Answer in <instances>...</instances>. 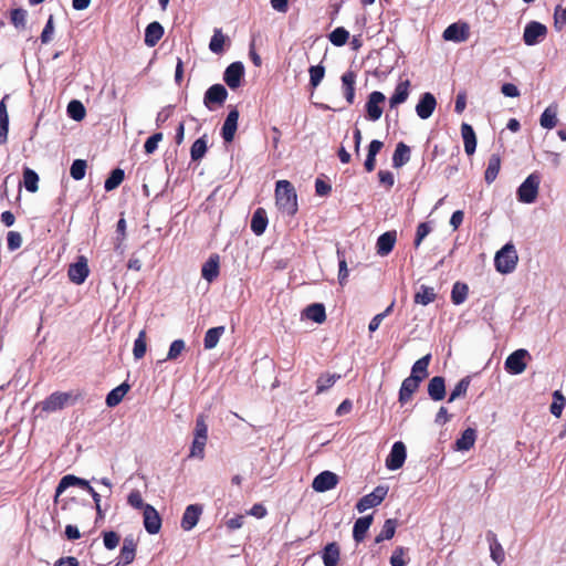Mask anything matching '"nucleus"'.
Returning <instances> with one entry per match:
<instances>
[{
  "instance_id": "nucleus-14",
  "label": "nucleus",
  "mask_w": 566,
  "mask_h": 566,
  "mask_svg": "<svg viewBox=\"0 0 566 566\" xmlns=\"http://www.w3.org/2000/svg\"><path fill=\"white\" fill-rule=\"evenodd\" d=\"M243 74V64L241 62H233L226 69L223 80L230 88L235 90L240 86Z\"/></svg>"
},
{
  "instance_id": "nucleus-16",
  "label": "nucleus",
  "mask_w": 566,
  "mask_h": 566,
  "mask_svg": "<svg viewBox=\"0 0 566 566\" xmlns=\"http://www.w3.org/2000/svg\"><path fill=\"white\" fill-rule=\"evenodd\" d=\"M436 106V97L431 93H424L416 105V113L421 119H427L433 114Z\"/></svg>"
},
{
  "instance_id": "nucleus-39",
  "label": "nucleus",
  "mask_w": 566,
  "mask_h": 566,
  "mask_svg": "<svg viewBox=\"0 0 566 566\" xmlns=\"http://www.w3.org/2000/svg\"><path fill=\"white\" fill-rule=\"evenodd\" d=\"M501 168V159L497 155H492L489 159L488 167L484 174L485 181L488 184L493 182L500 171Z\"/></svg>"
},
{
  "instance_id": "nucleus-1",
  "label": "nucleus",
  "mask_w": 566,
  "mask_h": 566,
  "mask_svg": "<svg viewBox=\"0 0 566 566\" xmlns=\"http://www.w3.org/2000/svg\"><path fill=\"white\" fill-rule=\"evenodd\" d=\"M275 202L279 210L287 216L297 211V196L289 180H279L275 187Z\"/></svg>"
},
{
  "instance_id": "nucleus-38",
  "label": "nucleus",
  "mask_w": 566,
  "mask_h": 566,
  "mask_svg": "<svg viewBox=\"0 0 566 566\" xmlns=\"http://www.w3.org/2000/svg\"><path fill=\"white\" fill-rule=\"evenodd\" d=\"M340 378L339 374L326 373L318 377L316 380V394L319 395L329 389Z\"/></svg>"
},
{
  "instance_id": "nucleus-18",
  "label": "nucleus",
  "mask_w": 566,
  "mask_h": 566,
  "mask_svg": "<svg viewBox=\"0 0 566 566\" xmlns=\"http://www.w3.org/2000/svg\"><path fill=\"white\" fill-rule=\"evenodd\" d=\"M136 555V543L135 539L129 536L125 537L120 549L119 560L116 566H126L133 563Z\"/></svg>"
},
{
  "instance_id": "nucleus-17",
  "label": "nucleus",
  "mask_w": 566,
  "mask_h": 566,
  "mask_svg": "<svg viewBox=\"0 0 566 566\" xmlns=\"http://www.w3.org/2000/svg\"><path fill=\"white\" fill-rule=\"evenodd\" d=\"M202 507L198 504L188 505L181 518V527L184 531H191L198 523Z\"/></svg>"
},
{
  "instance_id": "nucleus-36",
  "label": "nucleus",
  "mask_w": 566,
  "mask_h": 566,
  "mask_svg": "<svg viewBox=\"0 0 566 566\" xmlns=\"http://www.w3.org/2000/svg\"><path fill=\"white\" fill-rule=\"evenodd\" d=\"M339 560V547L336 543H329L323 552L324 566H337Z\"/></svg>"
},
{
  "instance_id": "nucleus-49",
  "label": "nucleus",
  "mask_w": 566,
  "mask_h": 566,
  "mask_svg": "<svg viewBox=\"0 0 566 566\" xmlns=\"http://www.w3.org/2000/svg\"><path fill=\"white\" fill-rule=\"evenodd\" d=\"M207 440L208 439L193 437L189 457L202 460L205 458V447L207 444Z\"/></svg>"
},
{
  "instance_id": "nucleus-44",
  "label": "nucleus",
  "mask_w": 566,
  "mask_h": 566,
  "mask_svg": "<svg viewBox=\"0 0 566 566\" xmlns=\"http://www.w3.org/2000/svg\"><path fill=\"white\" fill-rule=\"evenodd\" d=\"M207 153V137L198 138L190 148V157L193 161H198L203 158Z\"/></svg>"
},
{
  "instance_id": "nucleus-22",
  "label": "nucleus",
  "mask_w": 566,
  "mask_h": 566,
  "mask_svg": "<svg viewBox=\"0 0 566 566\" xmlns=\"http://www.w3.org/2000/svg\"><path fill=\"white\" fill-rule=\"evenodd\" d=\"M428 394L430 398L434 401L442 400L446 396L444 378L441 376H436L431 378L428 384Z\"/></svg>"
},
{
  "instance_id": "nucleus-35",
  "label": "nucleus",
  "mask_w": 566,
  "mask_h": 566,
  "mask_svg": "<svg viewBox=\"0 0 566 566\" xmlns=\"http://www.w3.org/2000/svg\"><path fill=\"white\" fill-rule=\"evenodd\" d=\"M268 226L266 213L263 209L259 208L252 216L251 229L256 235H261Z\"/></svg>"
},
{
  "instance_id": "nucleus-28",
  "label": "nucleus",
  "mask_w": 566,
  "mask_h": 566,
  "mask_svg": "<svg viewBox=\"0 0 566 566\" xmlns=\"http://www.w3.org/2000/svg\"><path fill=\"white\" fill-rule=\"evenodd\" d=\"M219 274V256L211 255L202 265L201 275L208 282H212Z\"/></svg>"
},
{
  "instance_id": "nucleus-31",
  "label": "nucleus",
  "mask_w": 566,
  "mask_h": 566,
  "mask_svg": "<svg viewBox=\"0 0 566 566\" xmlns=\"http://www.w3.org/2000/svg\"><path fill=\"white\" fill-rule=\"evenodd\" d=\"M431 355L427 354L426 356L418 359L412 368H411V377H418L420 381L428 377V367L430 364Z\"/></svg>"
},
{
  "instance_id": "nucleus-2",
  "label": "nucleus",
  "mask_w": 566,
  "mask_h": 566,
  "mask_svg": "<svg viewBox=\"0 0 566 566\" xmlns=\"http://www.w3.org/2000/svg\"><path fill=\"white\" fill-rule=\"evenodd\" d=\"M518 261V255L513 243H506L495 253L494 265L497 272L502 274L512 273Z\"/></svg>"
},
{
  "instance_id": "nucleus-12",
  "label": "nucleus",
  "mask_w": 566,
  "mask_h": 566,
  "mask_svg": "<svg viewBox=\"0 0 566 566\" xmlns=\"http://www.w3.org/2000/svg\"><path fill=\"white\" fill-rule=\"evenodd\" d=\"M143 517L145 530L149 534L154 535L159 533L161 528V517L153 505L144 506Z\"/></svg>"
},
{
  "instance_id": "nucleus-25",
  "label": "nucleus",
  "mask_w": 566,
  "mask_h": 566,
  "mask_svg": "<svg viewBox=\"0 0 566 566\" xmlns=\"http://www.w3.org/2000/svg\"><path fill=\"white\" fill-rule=\"evenodd\" d=\"M461 135L464 143L465 153L471 156L476 148V136L471 125L463 123L461 125Z\"/></svg>"
},
{
  "instance_id": "nucleus-48",
  "label": "nucleus",
  "mask_w": 566,
  "mask_h": 566,
  "mask_svg": "<svg viewBox=\"0 0 566 566\" xmlns=\"http://www.w3.org/2000/svg\"><path fill=\"white\" fill-rule=\"evenodd\" d=\"M67 114L74 120H82L85 117L86 111L80 101H71L67 105Z\"/></svg>"
},
{
  "instance_id": "nucleus-56",
  "label": "nucleus",
  "mask_w": 566,
  "mask_h": 566,
  "mask_svg": "<svg viewBox=\"0 0 566 566\" xmlns=\"http://www.w3.org/2000/svg\"><path fill=\"white\" fill-rule=\"evenodd\" d=\"M28 12L24 9H14L11 12V22L17 29H24L27 24Z\"/></svg>"
},
{
  "instance_id": "nucleus-32",
  "label": "nucleus",
  "mask_w": 566,
  "mask_h": 566,
  "mask_svg": "<svg viewBox=\"0 0 566 566\" xmlns=\"http://www.w3.org/2000/svg\"><path fill=\"white\" fill-rule=\"evenodd\" d=\"M130 386L127 382H123L113 390H111L106 397V405L108 407L117 406L125 395L128 392Z\"/></svg>"
},
{
  "instance_id": "nucleus-26",
  "label": "nucleus",
  "mask_w": 566,
  "mask_h": 566,
  "mask_svg": "<svg viewBox=\"0 0 566 566\" xmlns=\"http://www.w3.org/2000/svg\"><path fill=\"white\" fill-rule=\"evenodd\" d=\"M409 87L410 82L408 80L401 81L396 86L394 95L389 99L390 107L394 108L398 106L399 104H402L407 101L409 96Z\"/></svg>"
},
{
  "instance_id": "nucleus-9",
  "label": "nucleus",
  "mask_w": 566,
  "mask_h": 566,
  "mask_svg": "<svg viewBox=\"0 0 566 566\" xmlns=\"http://www.w3.org/2000/svg\"><path fill=\"white\" fill-rule=\"evenodd\" d=\"M406 446L401 441L394 443L389 455L386 459L387 469L395 471L400 469L406 461Z\"/></svg>"
},
{
  "instance_id": "nucleus-11",
  "label": "nucleus",
  "mask_w": 566,
  "mask_h": 566,
  "mask_svg": "<svg viewBox=\"0 0 566 566\" xmlns=\"http://www.w3.org/2000/svg\"><path fill=\"white\" fill-rule=\"evenodd\" d=\"M228 97V91L221 84L210 86L203 97V104L209 109H212L214 104L222 105Z\"/></svg>"
},
{
  "instance_id": "nucleus-59",
  "label": "nucleus",
  "mask_w": 566,
  "mask_h": 566,
  "mask_svg": "<svg viewBox=\"0 0 566 566\" xmlns=\"http://www.w3.org/2000/svg\"><path fill=\"white\" fill-rule=\"evenodd\" d=\"M163 137L164 136L161 133H155L149 138H147L144 145L145 153L153 154L157 149L158 144L163 140Z\"/></svg>"
},
{
  "instance_id": "nucleus-53",
  "label": "nucleus",
  "mask_w": 566,
  "mask_h": 566,
  "mask_svg": "<svg viewBox=\"0 0 566 566\" xmlns=\"http://www.w3.org/2000/svg\"><path fill=\"white\" fill-rule=\"evenodd\" d=\"M349 38V33L344 28L339 27L333 30L329 34V41L336 45L342 46L344 45Z\"/></svg>"
},
{
  "instance_id": "nucleus-63",
  "label": "nucleus",
  "mask_w": 566,
  "mask_h": 566,
  "mask_svg": "<svg viewBox=\"0 0 566 566\" xmlns=\"http://www.w3.org/2000/svg\"><path fill=\"white\" fill-rule=\"evenodd\" d=\"M430 231H431V228L426 222H422L417 227L416 239H415L416 248H418L421 244L422 240L430 233Z\"/></svg>"
},
{
  "instance_id": "nucleus-3",
  "label": "nucleus",
  "mask_w": 566,
  "mask_h": 566,
  "mask_svg": "<svg viewBox=\"0 0 566 566\" xmlns=\"http://www.w3.org/2000/svg\"><path fill=\"white\" fill-rule=\"evenodd\" d=\"M541 177L538 174H531L518 187L517 199L522 203H533L537 199Z\"/></svg>"
},
{
  "instance_id": "nucleus-6",
  "label": "nucleus",
  "mask_w": 566,
  "mask_h": 566,
  "mask_svg": "<svg viewBox=\"0 0 566 566\" xmlns=\"http://www.w3.org/2000/svg\"><path fill=\"white\" fill-rule=\"evenodd\" d=\"M526 357H528V352L526 349H516L505 359V369L512 375H520L524 373L526 369Z\"/></svg>"
},
{
  "instance_id": "nucleus-40",
  "label": "nucleus",
  "mask_w": 566,
  "mask_h": 566,
  "mask_svg": "<svg viewBox=\"0 0 566 566\" xmlns=\"http://www.w3.org/2000/svg\"><path fill=\"white\" fill-rule=\"evenodd\" d=\"M436 300L433 287L421 285L415 294V302L421 305H428Z\"/></svg>"
},
{
  "instance_id": "nucleus-45",
  "label": "nucleus",
  "mask_w": 566,
  "mask_h": 566,
  "mask_svg": "<svg viewBox=\"0 0 566 566\" xmlns=\"http://www.w3.org/2000/svg\"><path fill=\"white\" fill-rule=\"evenodd\" d=\"M490 556L497 566L502 565L505 559L504 549L495 537H493L490 543Z\"/></svg>"
},
{
  "instance_id": "nucleus-42",
  "label": "nucleus",
  "mask_w": 566,
  "mask_h": 566,
  "mask_svg": "<svg viewBox=\"0 0 566 566\" xmlns=\"http://www.w3.org/2000/svg\"><path fill=\"white\" fill-rule=\"evenodd\" d=\"M539 124L543 128H546V129L554 128L557 124L556 107L548 106L547 108H545V111L541 115Z\"/></svg>"
},
{
  "instance_id": "nucleus-62",
  "label": "nucleus",
  "mask_w": 566,
  "mask_h": 566,
  "mask_svg": "<svg viewBox=\"0 0 566 566\" xmlns=\"http://www.w3.org/2000/svg\"><path fill=\"white\" fill-rule=\"evenodd\" d=\"M7 242L10 251L18 250L22 244V237L19 232L10 231L7 237Z\"/></svg>"
},
{
  "instance_id": "nucleus-13",
  "label": "nucleus",
  "mask_w": 566,
  "mask_h": 566,
  "mask_svg": "<svg viewBox=\"0 0 566 566\" xmlns=\"http://www.w3.org/2000/svg\"><path fill=\"white\" fill-rule=\"evenodd\" d=\"M385 99L386 97L381 92L375 91L369 94L366 103V112L370 120L376 122L381 117L382 108L380 104L384 103Z\"/></svg>"
},
{
  "instance_id": "nucleus-57",
  "label": "nucleus",
  "mask_w": 566,
  "mask_h": 566,
  "mask_svg": "<svg viewBox=\"0 0 566 566\" xmlns=\"http://www.w3.org/2000/svg\"><path fill=\"white\" fill-rule=\"evenodd\" d=\"M186 344L182 339H176L170 344L166 360H175L185 350ZM165 361V359L163 360Z\"/></svg>"
},
{
  "instance_id": "nucleus-58",
  "label": "nucleus",
  "mask_w": 566,
  "mask_h": 566,
  "mask_svg": "<svg viewBox=\"0 0 566 566\" xmlns=\"http://www.w3.org/2000/svg\"><path fill=\"white\" fill-rule=\"evenodd\" d=\"M223 45H224V35L222 34L221 30H216L210 40L209 49L213 53L218 54L223 51Z\"/></svg>"
},
{
  "instance_id": "nucleus-7",
  "label": "nucleus",
  "mask_w": 566,
  "mask_h": 566,
  "mask_svg": "<svg viewBox=\"0 0 566 566\" xmlns=\"http://www.w3.org/2000/svg\"><path fill=\"white\" fill-rule=\"evenodd\" d=\"M547 33V28L537 22L532 21L528 24H526L523 33V40L526 45H535L541 42L542 39L545 38Z\"/></svg>"
},
{
  "instance_id": "nucleus-64",
  "label": "nucleus",
  "mask_w": 566,
  "mask_h": 566,
  "mask_svg": "<svg viewBox=\"0 0 566 566\" xmlns=\"http://www.w3.org/2000/svg\"><path fill=\"white\" fill-rule=\"evenodd\" d=\"M127 502L130 506L135 509H143L147 504L144 503L142 494L139 491H132L127 497Z\"/></svg>"
},
{
  "instance_id": "nucleus-51",
  "label": "nucleus",
  "mask_w": 566,
  "mask_h": 566,
  "mask_svg": "<svg viewBox=\"0 0 566 566\" xmlns=\"http://www.w3.org/2000/svg\"><path fill=\"white\" fill-rule=\"evenodd\" d=\"M396 532V521L395 520H387L384 523L382 530L376 537V543H380L384 539H390Z\"/></svg>"
},
{
  "instance_id": "nucleus-29",
  "label": "nucleus",
  "mask_w": 566,
  "mask_h": 566,
  "mask_svg": "<svg viewBox=\"0 0 566 566\" xmlns=\"http://www.w3.org/2000/svg\"><path fill=\"white\" fill-rule=\"evenodd\" d=\"M371 523H373L371 515L359 517L355 522L354 530H353V536L357 543L361 542L365 538V535H366L367 531L369 530Z\"/></svg>"
},
{
  "instance_id": "nucleus-61",
  "label": "nucleus",
  "mask_w": 566,
  "mask_h": 566,
  "mask_svg": "<svg viewBox=\"0 0 566 566\" xmlns=\"http://www.w3.org/2000/svg\"><path fill=\"white\" fill-rule=\"evenodd\" d=\"M103 541L107 549H114L119 543V535L113 531L105 532L103 535Z\"/></svg>"
},
{
  "instance_id": "nucleus-5",
  "label": "nucleus",
  "mask_w": 566,
  "mask_h": 566,
  "mask_svg": "<svg viewBox=\"0 0 566 566\" xmlns=\"http://www.w3.org/2000/svg\"><path fill=\"white\" fill-rule=\"evenodd\" d=\"M388 493V488L378 485L371 493L363 496L356 504L359 513H363L371 507L379 505Z\"/></svg>"
},
{
  "instance_id": "nucleus-24",
  "label": "nucleus",
  "mask_w": 566,
  "mask_h": 566,
  "mask_svg": "<svg viewBox=\"0 0 566 566\" xmlns=\"http://www.w3.org/2000/svg\"><path fill=\"white\" fill-rule=\"evenodd\" d=\"M396 238L395 231L382 233L377 240V253L382 256L389 254L394 249Z\"/></svg>"
},
{
  "instance_id": "nucleus-60",
  "label": "nucleus",
  "mask_w": 566,
  "mask_h": 566,
  "mask_svg": "<svg viewBox=\"0 0 566 566\" xmlns=\"http://www.w3.org/2000/svg\"><path fill=\"white\" fill-rule=\"evenodd\" d=\"M195 437L196 438H203L208 439V426L206 423L205 417L199 416L196 420V428H195Z\"/></svg>"
},
{
  "instance_id": "nucleus-15",
  "label": "nucleus",
  "mask_w": 566,
  "mask_h": 566,
  "mask_svg": "<svg viewBox=\"0 0 566 566\" xmlns=\"http://www.w3.org/2000/svg\"><path fill=\"white\" fill-rule=\"evenodd\" d=\"M446 41L463 42L469 36V27L467 23H452L442 34Z\"/></svg>"
},
{
  "instance_id": "nucleus-50",
  "label": "nucleus",
  "mask_w": 566,
  "mask_h": 566,
  "mask_svg": "<svg viewBox=\"0 0 566 566\" xmlns=\"http://www.w3.org/2000/svg\"><path fill=\"white\" fill-rule=\"evenodd\" d=\"M554 401L551 405V412L556 418L562 416L563 409L566 405V399L559 390L554 391L553 394Z\"/></svg>"
},
{
  "instance_id": "nucleus-54",
  "label": "nucleus",
  "mask_w": 566,
  "mask_h": 566,
  "mask_svg": "<svg viewBox=\"0 0 566 566\" xmlns=\"http://www.w3.org/2000/svg\"><path fill=\"white\" fill-rule=\"evenodd\" d=\"M86 167H87V165H86L85 160H83V159L74 160L71 166V169H70L71 177L75 180H82L85 177Z\"/></svg>"
},
{
  "instance_id": "nucleus-46",
  "label": "nucleus",
  "mask_w": 566,
  "mask_h": 566,
  "mask_svg": "<svg viewBox=\"0 0 566 566\" xmlns=\"http://www.w3.org/2000/svg\"><path fill=\"white\" fill-rule=\"evenodd\" d=\"M124 176V170H122L120 168L114 169L111 172L109 177L105 180V190L112 191L116 189L123 182Z\"/></svg>"
},
{
  "instance_id": "nucleus-34",
  "label": "nucleus",
  "mask_w": 566,
  "mask_h": 566,
  "mask_svg": "<svg viewBox=\"0 0 566 566\" xmlns=\"http://www.w3.org/2000/svg\"><path fill=\"white\" fill-rule=\"evenodd\" d=\"M304 315L318 324H322L326 319L325 307L321 303H314L304 310Z\"/></svg>"
},
{
  "instance_id": "nucleus-21",
  "label": "nucleus",
  "mask_w": 566,
  "mask_h": 566,
  "mask_svg": "<svg viewBox=\"0 0 566 566\" xmlns=\"http://www.w3.org/2000/svg\"><path fill=\"white\" fill-rule=\"evenodd\" d=\"M356 74L347 71L342 75L343 93L348 104H353L355 99Z\"/></svg>"
},
{
  "instance_id": "nucleus-23",
  "label": "nucleus",
  "mask_w": 566,
  "mask_h": 566,
  "mask_svg": "<svg viewBox=\"0 0 566 566\" xmlns=\"http://www.w3.org/2000/svg\"><path fill=\"white\" fill-rule=\"evenodd\" d=\"M164 35V28L159 22H151L145 30V44L149 48L155 46Z\"/></svg>"
},
{
  "instance_id": "nucleus-8",
  "label": "nucleus",
  "mask_w": 566,
  "mask_h": 566,
  "mask_svg": "<svg viewBox=\"0 0 566 566\" xmlns=\"http://www.w3.org/2000/svg\"><path fill=\"white\" fill-rule=\"evenodd\" d=\"M90 274V269L87 264V259L85 256H80L77 261L70 265L67 275L71 282L75 284H82L85 282Z\"/></svg>"
},
{
  "instance_id": "nucleus-43",
  "label": "nucleus",
  "mask_w": 566,
  "mask_h": 566,
  "mask_svg": "<svg viewBox=\"0 0 566 566\" xmlns=\"http://www.w3.org/2000/svg\"><path fill=\"white\" fill-rule=\"evenodd\" d=\"M147 350L146 331L142 329L134 342L133 356L136 360L142 359Z\"/></svg>"
},
{
  "instance_id": "nucleus-37",
  "label": "nucleus",
  "mask_w": 566,
  "mask_h": 566,
  "mask_svg": "<svg viewBox=\"0 0 566 566\" xmlns=\"http://www.w3.org/2000/svg\"><path fill=\"white\" fill-rule=\"evenodd\" d=\"M224 326H218V327H212V328H209L205 335V339H203V345H205V348L206 349H212L214 348L219 340H220V337L224 334Z\"/></svg>"
},
{
  "instance_id": "nucleus-52",
  "label": "nucleus",
  "mask_w": 566,
  "mask_h": 566,
  "mask_svg": "<svg viewBox=\"0 0 566 566\" xmlns=\"http://www.w3.org/2000/svg\"><path fill=\"white\" fill-rule=\"evenodd\" d=\"M470 386V377L462 378L453 388V390L450 394L449 402L454 401L455 399L464 396L468 391V388Z\"/></svg>"
},
{
  "instance_id": "nucleus-47",
  "label": "nucleus",
  "mask_w": 566,
  "mask_h": 566,
  "mask_svg": "<svg viewBox=\"0 0 566 566\" xmlns=\"http://www.w3.org/2000/svg\"><path fill=\"white\" fill-rule=\"evenodd\" d=\"M468 291H469V289H468L467 284L457 282L453 285L452 292H451V300H452L453 304H455V305L462 304L468 296Z\"/></svg>"
},
{
  "instance_id": "nucleus-19",
  "label": "nucleus",
  "mask_w": 566,
  "mask_h": 566,
  "mask_svg": "<svg viewBox=\"0 0 566 566\" xmlns=\"http://www.w3.org/2000/svg\"><path fill=\"white\" fill-rule=\"evenodd\" d=\"M420 380L418 377H407L402 384H401V387H400V390H399V401L400 403H406L408 402L412 395L417 391V389L419 388V385H420Z\"/></svg>"
},
{
  "instance_id": "nucleus-10",
  "label": "nucleus",
  "mask_w": 566,
  "mask_h": 566,
  "mask_svg": "<svg viewBox=\"0 0 566 566\" xmlns=\"http://www.w3.org/2000/svg\"><path fill=\"white\" fill-rule=\"evenodd\" d=\"M338 483V476L332 471H323L313 480L312 488L314 491L323 493L334 489Z\"/></svg>"
},
{
  "instance_id": "nucleus-41",
  "label": "nucleus",
  "mask_w": 566,
  "mask_h": 566,
  "mask_svg": "<svg viewBox=\"0 0 566 566\" xmlns=\"http://www.w3.org/2000/svg\"><path fill=\"white\" fill-rule=\"evenodd\" d=\"M23 185L29 192L33 193L39 190V176L29 167L23 169Z\"/></svg>"
},
{
  "instance_id": "nucleus-30",
  "label": "nucleus",
  "mask_w": 566,
  "mask_h": 566,
  "mask_svg": "<svg viewBox=\"0 0 566 566\" xmlns=\"http://www.w3.org/2000/svg\"><path fill=\"white\" fill-rule=\"evenodd\" d=\"M410 160V148L403 143H398L392 156V166L400 168Z\"/></svg>"
},
{
  "instance_id": "nucleus-33",
  "label": "nucleus",
  "mask_w": 566,
  "mask_h": 566,
  "mask_svg": "<svg viewBox=\"0 0 566 566\" xmlns=\"http://www.w3.org/2000/svg\"><path fill=\"white\" fill-rule=\"evenodd\" d=\"M476 433L472 428H468L462 432V436L457 440L455 448L459 451H469L475 442Z\"/></svg>"
},
{
  "instance_id": "nucleus-55",
  "label": "nucleus",
  "mask_w": 566,
  "mask_h": 566,
  "mask_svg": "<svg viewBox=\"0 0 566 566\" xmlns=\"http://www.w3.org/2000/svg\"><path fill=\"white\" fill-rule=\"evenodd\" d=\"M310 84L317 87L325 76V67L323 65L311 66L310 70Z\"/></svg>"
},
{
  "instance_id": "nucleus-20",
  "label": "nucleus",
  "mask_w": 566,
  "mask_h": 566,
  "mask_svg": "<svg viewBox=\"0 0 566 566\" xmlns=\"http://www.w3.org/2000/svg\"><path fill=\"white\" fill-rule=\"evenodd\" d=\"M238 119L239 112L237 109L230 111L222 126V137L227 143L232 142L234 138L238 128Z\"/></svg>"
},
{
  "instance_id": "nucleus-4",
  "label": "nucleus",
  "mask_w": 566,
  "mask_h": 566,
  "mask_svg": "<svg viewBox=\"0 0 566 566\" xmlns=\"http://www.w3.org/2000/svg\"><path fill=\"white\" fill-rule=\"evenodd\" d=\"M77 396L73 395V392L56 391L42 401V410L46 412H54L66 406L74 405Z\"/></svg>"
},
{
  "instance_id": "nucleus-27",
  "label": "nucleus",
  "mask_w": 566,
  "mask_h": 566,
  "mask_svg": "<svg viewBox=\"0 0 566 566\" xmlns=\"http://www.w3.org/2000/svg\"><path fill=\"white\" fill-rule=\"evenodd\" d=\"M74 485L81 486L86 490L90 486V482L72 474L65 475L61 479V481L57 484L56 495L62 494L67 488Z\"/></svg>"
}]
</instances>
